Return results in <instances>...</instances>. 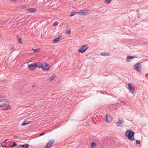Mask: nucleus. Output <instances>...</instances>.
Instances as JSON below:
<instances>
[{
	"label": "nucleus",
	"instance_id": "11",
	"mask_svg": "<svg viewBox=\"0 0 148 148\" xmlns=\"http://www.w3.org/2000/svg\"><path fill=\"white\" fill-rule=\"evenodd\" d=\"M61 36H58L53 40V42L54 43H57L61 38Z\"/></svg>",
	"mask_w": 148,
	"mask_h": 148
},
{
	"label": "nucleus",
	"instance_id": "9",
	"mask_svg": "<svg viewBox=\"0 0 148 148\" xmlns=\"http://www.w3.org/2000/svg\"><path fill=\"white\" fill-rule=\"evenodd\" d=\"M138 57L136 56H128L126 58V61L129 62L130 61L131 59L133 58H136Z\"/></svg>",
	"mask_w": 148,
	"mask_h": 148
},
{
	"label": "nucleus",
	"instance_id": "28",
	"mask_svg": "<svg viewBox=\"0 0 148 148\" xmlns=\"http://www.w3.org/2000/svg\"><path fill=\"white\" fill-rule=\"evenodd\" d=\"M76 14V13L75 12H72L71 14H70V16H74Z\"/></svg>",
	"mask_w": 148,
	"mask_h": 148
},
{
	"label": "nucleus",
	"instance_id": "35",
	"mask_svg": "<svg viewBox=\"0 0 148 148\" xmlns=\"http://www.w3.org/2000/svg\"><path fill=\"white\" fill-rule=\"evenodd\" d=\"M14 47H15L13 45H12L11 46V49H14Z\"/></svg>",
	"mask_w": 148,
	"mask_h": 148
},
{
	"label": "nucleus",
	"instance_id": "42",
	"mask_svg": "<svg viewBox=\"0 0 148 148\" xmlns=\"http://www.w3.org/2000/svg\"><path fill=\"white\" fill-rule=\"evenodd\" d=\"M101 55H102V53H101Z\"/></svg>",
	"mask_w": 148,
	"mask_h": 148
},
{
	"label": "nucleus",
	"instance_id": "30",
	"mask_svg": "<svg viewBox=\"0 0 148 148\" xmlns=\"http://www.w3.org/2000/svg\"><path fill=\"white\" fill-rule=\"evenodd\" d=\"M37 67H38L39 68H41L42 69V68H43L44 67H44L42 65V64H41L40 66H38L37 65Z\"/></svg>",
	"mask_w": 148,
	"mask_h": 148
},
{
	"label": "nucleus",
	"instance_id": "16",
	"mask_svg": "<svg viewBox=\"0 0 148 148\" xmlns=\"http://www.w3.org/2000/svg\"><path fill=\"white\" fill-rule=\"evenodd\" d=\"M20 146L23 148H28L29 147V145L27 144H26L24 145H20Z\"/></svg>",
	"mask_w": 148,
	"mask_h": 148
},
{
	"label": "nucleus",
	"instance_id": "2",
	"mask_svg": "<svg viewBox=\"0 0 148 148\" xmlns=\"http://www.w3.org/2000/svg\"><path fill=\"white\" fill-rule=\"evenodd\" d=\"M134 69L137 71L141 73V64L140 63H138L134 66Z\"/></svg>",
	"mask_w": 148,
	"mask_h": 148
},
{
	"label": "nucleus",
	"instance_id": "40",
	"mask_svg": "<svg viewBox=\"0 0 148 148\" xmlns=\"http://www.w3.org/2000/svg\"><path fill=\"white\" fill-rule=\"evenodd\" d=\"M148 61V60H145V61Z\"/></svg>",
	"mask_w": 148,
	"mask_h": 148
},
{
	"label": "nucleus",
	"instance_id": "5",
	"mask_svg": "<svg viewBox=\"0 0 148 148\" xmlns=\"http://www.w3.org/2000/svg\"><path fill=\"white\" fill-rule=\"evenodd\" d=\"M112 119V117L109 114H107L105 117L104 120L105 121L107 122V123H110V122Z\"/></svg>",
	"mask_w": 148,
	"mask_h": 148
},
{
	"label": "nucleus",
	"instance_id": "31",
	"mask_svg": "<svg viewBox=\"0 0 148 148\" xmlns=\"http://www.w3.org/2000/svg\"><path fill=\"white\" fill-rule=\"evenodd\" d=\"M58 22H55L54 23L53 25L54 26H57L58 25Z\"/></svg>",
	"mask_w": 148,
	"mask_h": 148
},
{
	"label": "nucleus",
	"instance_id": "32",
	"mask_svg": "<svg viewBox=\"0 0 148 148\" xmlns=\"http://www.w3.org/2000/svg\"><path fill=\"white\" fill-rule=\"evenodd\" d=\"M66 33L69 34H70L71 33V30H69L67 31Z\"/></svg>",
	"mask_w": 148,
	"mask_h": 148
},
{
	"label": "nucleus",
	"instance_id": "18",
	"mask_svg": "<svg viewBox=\"0 0 148 148\" xmlns=\"http://www.w3.org/2000/svg\"><path fill=\"white\" fill-rule=\"evenodd\" d=\"M7 105L5 103H4L3 102L0 103V107H5Z\"/></svg>",
	"mask_w": 148,
	"mask_h": 148
},
{
	"label": "nucleus",
	"instance_id": "41",
	"mask_svg": "<svg viewBox=\"0 0 148 148\" xmlns=\"http://www.w3.org/2000/svg\"><path fill=\"white\" fill-rule=\"evenodd\" d=\"M2 98V97H0V98Z\"/></svg>",
	"mask_w": 148,
	"mask_h": 148
},
{
	"label": "nucleus",
	"instance_id": "39",
	"mask_svg": "<svg viewBox=\"0 0 148 148\" xmlns=\"http://www.w3.org/2000/svg\"><path fill=\"white\" fill-rule=\"evenodd\" d=\"M143 44H146V45L147 44L146 43H143Z\"/></svg>",
	"mask_w": 148,
	"mask_h": 148
},
{
	"label": "nucleus",
	"instance_id": "17",
	"mask_svg": "<svg viewBox=\"0 0 148 148\" xmlns=\"http://www.w3.org/2000/svg\"><path fill=\"white\" fill-rule=\"evenodd\" d=\"M3 140V142L1 143V145L3 147H6V146L5 145L6 141L7 140Z\"/></svg>",
	"mask_w": 148,
	"mask_h": 148
},
{
	"label": "nucleus",
	"instance_id": "6",
	"mask_svg": "<svg viewBox=\"0 0 148 148\" xmlns=\"http://www.w3.org/2000/svg\"><path fill=\"white\" fill-rule=\"evenodd\" d=\"M55 142L54 140H50L46 145L44 148H49Z\"/></svg>",
	"mask_w": 148,
	"mask_h": 148
},
{
	"label": "nucleus",
	"instance_id": "37",
	"mask_svg": "<svg viewBox=\"0 0 148 148\" xmlns=\"http://www.w3.org/2000/svg\"><path fill=\"white\" fill-rule=\"evenodd\" d=\"M122 103H123V104H125V102H124V101H122Z\"/></svg>",
	"mask_w": 148,
	"mask_h": 148
},
{
	"label": "nucleus",
	"instance_id": "20",
	"mask_svg": "<svg viewBox=\"0 0 148 148\" xmlns=\"http://www.w3.org/2000/svg\"><path fill=\"white\" fill-rule=\"evenodd\" d=\"M56 77L55 75L52 76L50 77L49 79L50 81H53L54 79Z\"/></svg>",
	"mask_w": 148,
	"mask_h": 148
},
{
	"label": "nucleus",
	"instance_id": "19",
	"mask_svg": "<svg viewBox=\"0 0 148 148\" xmlns=\"http://www.w3.org/2000/svg\"><path fill=\"white\" fill-rule=\"evenodd\" d=\"M97 145V144L94 142H92L91 144V148H94Z\"/></svg>",
	"mask_w": 148,
	"mask_h": 148
},
{
	"label": "nucleus",
	"instance_id": "29",
	"mask_svg": "<svg viewBox=\"0 0 148 148\" xmlns=\"http://www.w3.org/2000/svg\"><path fill=\"white\" fill-rule=\"evenodd\" d=\"M140 143V142L139 140H136V144L138 145H139Z\"/></svg>",
	"mask_w": 148,
	"mask_h": 148
},
{
	"label": "nucleus",
	"instance_id": "23",
	"mask_svg": "<svg viewBox=\"0 0 148 148\" xmlns=\"http://www.w3.org/2000/svg\"><path fill=\"white\" fill-rule=\"evenodd\" d=\"M18 41L20 43H22V39L21 38H18Z\"/></svg>",
	"mask_w": 148,
	"mask_h": 148
},
{
	"label": "nucleus",
	"instance_id": "15",
	"mask_svg": "<svg viewBox=\"0 0 148 148\" xmlns=\"http://www.w3.org/2000/svg\"><path fill=\"white\" fill-rule=\"evenodd\" d=\"M88 11L89 10H83V15H86L88 13Z\"/></svg>",
	"mask_w": 148,
	"mask_h": 148
},
{
	"label": "nucleus",
	"instance_id": "27",
	"mask_svg": "<svg viewBox=\"0 0 148 148\" xmlns=\"http://www.w3.org/2000/svg\"><path fill=\"white\" fill-rule=\"evenodd\" d=\"M77 13L79 14H80L81 15H83V12L82 10H81L77 12Z\"/></svg>",
	"mask_w": 148,
	"mask_h": 148
},
{
	"label": "nucleus",
	"instance_id": "34",
	"mask_svg": "<svg viewBox=\"0 0 148 148\" xmlns=\"http://www.w3.org/2000/svg\"><path fill=\"white\" fill-rule=\"evenodd\" d=\"M45 132H42V133H41V134H40V136H42V135H44V134H45Z\"/></svg>",
	"mask_w": 148,
	"mask_h": 148
},
{
	"label": "nucleus",
	"instance_id": "22",
	"mask_svg": "<svg viewBox=\"0 0 148 148\" xmlns=\"http://www.w3.org/2000/svg\"><path fill=\"white\" fill-rule=\"evenodd\" d=\"M110 53H107L103 52L102 53V56H108L110 55Z\"/></svg>",
	"mask_w": 148,
	"mask_h": 148
},
{
	"label": "nucleus",
	"instance_id": "1",
	"mask_svg": "<svg viewBox=\"0 0 148 148\" xmlns=\"http://www.w3.org/2000/svg\"><path fill=\"white\" fill-rule=\"evenodd\" d=\"M135 133L130 130H127L125 133V136L128 139L131 141L134 140Z\"/></svg>",
	"mask_w": 148,
	"mask_h": 148
},
{
	"label": "nucleus",
	"instance_id": "38",
	"mask_svg": "<svg viewBox=\"0 0 148 148\" xmlns=\"http://www.w3.org/2000/svg\"><path fill=\"white\" fill-rule=\"evenodd\" d=\"M13 51H14V50H13V51L11 50V53H12V52H13Z\"/></svg>",
	"mask_w": 148,
	"mask_h": 148
},
{
	"label": "nucleus",
	"instance_id": "33",
	"mask_svg": "<svg viewBox=\"0 0 148 148\" xmlns=\"http://www.w3.org/2000/svg\"><path fill=\"white\" fill-rule=\"evenodd\" d=\"M13 136H14V138H19V137L18 136H15L14 135H13Z\"/></svg>",
	"mask_w": 148,
	"mask_h": 148
},
{
	"label": "nucleus",
	"instance_id": "25",
	"mask_svg": "<svg viewBox=\"0 0 148 148\" xmlns=\"http://www.w3.org/2000/svg\"><path fill=\"white\" fill-rule=\"evenodd\" d=\"M17 145V144L14 142L13 143V144L12 145H11L10 146V147H14V146H15L16 145Z\"/></svg>",
	"mask_w": 148,
	"mask_h": 148
},
{
	"label": "nucleus",
	"instance_id": "12",
	"mask_svg": "<svg viewBox=\"0 0 148 148\" xmlns=\"http://www.w3.org/2000/svg\"><path fill=\"white\" fill-rule=\"evenodd\" d=\"M3 102L5 103L7 105H8L9 103V102L8 100L6 99H4L0 100V103Z\"/></svg>",
	"mask_w": 148,
	"mask_h": 148
},
{
	"label": "nucleus",
	"instance_id": "7",
	"mask_svg": "<svg viewBox=\"0 0 148 148\" xmlns=\"http://www.w3.org/2000/svg\"><path fill=\"white\" fill-rule=\"evenodd\" d=\"M42 65L43 66H44L43 68H42V70L43 71H47L49 70L50 69V66L49 65L46 63H44L42 64Z\"/></svg>",
	"mask_w": 148,
	"mask_h": 148
},
{
	"label": "nucleus",
	"instance_id": "26",
	"mask_svg": "<svg viewBox=\"0 0 148 148\" xmlns=\"http://www.w3.org/2000/svg\"><path fill=\"white\" fill-rule=\"evenodd\" d=\"M112 0H105V3L107 4L109 3Z\"/></svg>",
	"mask_w": 148,
	"mask_h": 148
},
{
	"label": "nucleus",
	"instance_id": "4",
	"mask_svg": "<svg viewBox=\"0 0 148 148\" xmlns=\"http://www.w3.org/2000/svg\"><path fill=\"white\" fill-rule=\"evenodd\" d=\"M37 67V65L36 63H34L28 65L29 69L31 71H34Z\"/></svg>",
	"mask_w": 148,
	"mask_h": 148
},
{
	"label": "nucleus",
	"instance_id": "36",
	"mask_svg": "<svg viewBox=\"0 0 148 148\" xmlns=\"http://www.w3.org/2000/svg\"><path fill=\"white\" fill-rule=\"evenodd\" d=\"M36 85H33L32 86V87H36Z\"/></svg>",
	"mask_w": 148,
	"mask_h": 148
},
{
	"label": "nucleus",
	"instance_id": "14",
	"mask_svg": "<svg viewBox=\"0 0 148 148\" xmlns=\"http://www.w3.org/2000/svg\"><path fill=\"white\" fill-rule=\"evenodd\" d=\"M30 122V121H27V119H25L24 120V122L22 123L21 125L22 126H25L26 125L29 124Z\"/></svg>",
	"mask_w": 148,
	"mask_h": 148
},
{
	"label": "nucleus",
	"instance_id": "21",
	"mask_svg": "<svg viewBox=\"0 0 148 148\" xmlns=\"http://www.w3.org/2000/svg\"><path fill=\"white\" fill-rule=\"evenodd\" d=\"M11 108V106L10 105H8L7 107L5 108L2 109L3 110H8L10 109Z\"/></svg>",
	"mask_w": 148,
	"mask_h": 148
},
{
	"label": "nucleus",
	"instance_id": "24",
	"mask_svg": "<svg viewBox=\"0 0 148 148\" xmlns=\"http://www.w3.org/2000/svg\"><path fill=\"white\" fill-rule=\"evenodd\" d=\"M32 50L34 53H37L40 51L39 49H32Z\"/></svg>",
	"mask_w": 148,
	"mask_h": 148
},
{
	"label": "nucleus",
	"instance_id": "13",
	"mask_svg": "<svg viewBox=\"0 0 148 148\" xmlns=\"http://www.w3.org/2000/svg\"><path fill=\"white\" fill-rule=\"evenodd\" d=\"M27 10L29 12H36V10L35 8H31L27 9Z\"/></svg>",
	"mask_w": 148,
	"mask_h": 148
},
{
	"label": "nucleus",
	"instance_id": "3",
	"mask_svg": "<svg viewBox=\"0 0 148 148\" xmlns=\"http://www.w3.org/2000/svg\"><path fill=\"white\" fill-rule=\"evenodd\" d=\"M88 47L87 45H83L78 50V52L81 53H84L88 49Z\"/></svg>",
	"mask_w": 148,
	"mask_h": 148
},
{
	"label": "nucleus",
	"instance_id": "10",
	"mask_svg": "<svg viewBox=\"0 0 148 148\" xmlns=\"http://www.w3.org/2000/svg\"><path fill=\"white\" fill-rule=\"evenodd\" d=\"M124 122V121L123 119H119L118 121L116 123V124L119 127Z\"/></svg>",
	"mask_w": 148,
	"mask_h": 148
},
{
	"label": "nucleus",
	"instance_id": "8",
	"mask_svg": "<svg viewBox=\"0 0 148 148\" xmlns=\"http://www.w3.org/2000/svg\"><path fill=\"white\" fill-rule=\"evenodd\" d=\"M128 89L129 90L132 94H133L134 92V87L130 83L128 85Z\"/></svg>",
	"mask_w": 148,
	"mask_h": 148
}]
</instances>
